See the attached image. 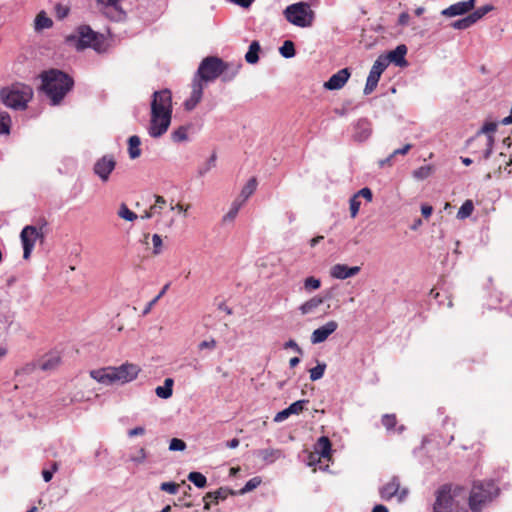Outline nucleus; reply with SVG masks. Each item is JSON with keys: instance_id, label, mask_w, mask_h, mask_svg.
<instances>
[{"instance_id": "1", "label": "nucleus", "mask_w": 512, "mask_h": 512, "mask_svg": "<svg viewBox=\"0 0 512 512\" xmlns=\"http://www.w3.org/2000/svg\"><path fill=\"white\" fill-rule=\"evenodd\" d=\"M172 95L170 90L155 91L152 95L151 113L148 134L152 138H160L167 131L172 119Z\"/></svg>"}, {"instance_id": "2", "label": "nucleus", "mask_w": 512, "mask_h": 512, "mask_svg": "<svg viewBox=\"0 0 512 512\" xmlns=\"http://www.w3.org/2000/svg\"><path fill=\"white\" fill-rule=\"evenodd\" d=\"M65 43L77 51H84L88 48L101 54L108 50V40L102 33L94 31L89 25H79L75 30L66 36Z\"/></svg>"}, {"instance_id": "3", "label": "nucleus", "mask_w": 512, "mask_h": 512, "mask_svg": "<svg viewBox=\"0 0 512 512\" xmlns=\"http://www.w3.org/2000/svg\"><path fill=\"white\" fill-rule=\"evenodd\" d=\"M42 89L51 100L52 105H57L73 87V79L66 73L51 69L41 75Z\"/></svg>"}, {"instance_id": "4", "label": "nucleus", "mask_w": 512, "mask_h": 512, "mask_svg": "<svg viewBox=\"0 0 512 512\" xmlns=\"http://www.w3.org/2000/svg\"><path fill=\"white\" fill-rule=\"evenodd\" d=\"M228 68L229 63L218 57L209 56L201 61L194 77H197L201 82H212L222 76L224 82H229L237 75L238 67H234L231 74H228Z\"/></svg>"}, {"instance_id": "5", "label": "nucleus", "mask_w": 512, "mask_h": 512, "mask_svg": "<svg viewBox=\"0 0 512 512\" xmlns=\"http://www.w3.org/2000/svg\"><path fill=\"white\" fill-rule=\"evenodd\" d=\"M33 97V89L24 83H13L0 90L3 104L14 110H25Z\"/></svg>"}, {"instance_id": "6", "label": "nucleus", "mask_w": 512, "mask_h": 512, "mask_svg": "<svg viewBox=\"0 0 512 512\" xmlns=\"http://www.w3.org/2000/svg\"><path fill=\"white\" fill-rule=\"evenodd\" d=\"M499 489L494 482L474 483L470 497L469 506L473 512H481L483 507L498 495Z\"/></svg>"}, {"instance_id": "7", "label": "nucleus", "mask_w": 512, "mask_h": 512, "mask_svg": "<svg viewBox=\"0 0 512 512\" xmlns=\"http://www.w3.org/2000/svg\"><path fill=\"white\" fill-rule=\"evenodd\" d=\"M284 15L290 23L299 27L311 26L314 18L313 11L305 2L289 5L284 10Z\"/></svg>"}, {"instance_id": "8", "label": "nucleus", "mask_w": 512, "mask_h": 512, "mask_svg": "<svg viewBox=\"0 0 512 512\" xmlns=\"http://www.w3.org/2000/svg\"><path fill=\"white\" fill-rule=\"evenodd\" d=\"M117 165L116 158L113 154H105L98 158L93 165V173L102 183L110 180L111 174Z\"/></svg>"}, {"instance_id": "9", "label": "nucleus", "mask_w": 512, "mask_h": 512, "mask_svg": "<svg viewBox=\"0 0 512 512\" xmlns=\"http://www.w3.org/2000/svg\"><path fill=\"white\" fill-rule=\"evenodd\" d=\"M388 66V60L385 56H379L368 74L366 84L364 87V94H371L377 87L381 74L385 71Z\"/></svg>"}, {"instance_id": "10", "label": "nucleus", "mask_w": 512, "mask_h": 512, "mask_svg": "<svg viewBox=\"0 0 512 512\" xmlns=\"http://www.w3.org/2000/svg\"><path fill=\"white\" fill-rule=\"evenodd\" d=\"M100 12L108 19L121 22L126 18V12L121 7L122 0H96Z\"/></svg>"}, {"instance_id": "11", "label": "nucleus", "mask_w": 512, "mask_h": 512, "mask_svg": "<svg viewBox=\"0 0 512 512\" xmlns=\"http://www.w3.org/2000/svg\"><path fill=\"white\" fill-rule=\"evenodd\" d=\"M43 237L42 228L32 225L25 226L21 233L20 239L23 246V258L29 259L31 252L35 246L36 240Z\"/></svg>"}, {"instance_id": "12", "label": "nucleus", "mask_w": 512, "mask_h": 512, "mask_svg": "<svg viewBox=\"0 0 512 512\" xmlns=\"http://www.w3.org/2000/svg\"><path fill=\"white\" fill-rule=\"evenodd\" d=\"M379 494L383 500L388 501L393 497H396L398 502H403L408 495V489H401L399 477L393 476L388 483L379 489Z\"/></svg>"}, {"instance_id": "13", "label": "nucleus", "mask_w": 512, "mask_h": 512, "mask_svg": "<svg viewBox=\"0 0 512 512\" xmlns=\"http://www.w3.org/2000/svg\"><path fill=\"white\" fill-rule=\"evenodd\" d=\"M112 369L114 381L121 383H127L134 380L140 372L137 365L130 363L122 364L119 367H112Z\"/></svg>"}, {"instance_id": "14", "label": "nucleus", "mask_w": 512, "mask_h": 512, "mask_svg": "<svg viewBox=\"0 0 512 512\" xmlns=\"http://www.w3.org/2000/svg\"><path fill=\"white\" fill-rule=\"evenodd\" d=\"M338 328V323L334 320L326 322L324 325L315 329L311 334V343L320 344L328 339Z\"/></svg>"}, {"instance_id": "15", "label": "nucleus", "mask_w": 512, "mask_h": 512, "mask_svg": "<svg viewBox=\"0 0 512 512\" xmlns=\"http://www.w3.org/2000/svg\"><path fill=\"white\" fill-rule=\"evenodd\" d=\"M453 498L450 489L446 486L438 490L433 512H451Z\"/></svg>"}, {"instance_id": "16", "label": "nucleus", "mask_w": 512, "mask_h": 512, "mask_svg": "<svg viewBox=\"0 0 512 512\" xmlns=\"http://www.w3.org/2000/svg\"><path fill=\"white\" fill-rule=\"evenodd\" d=\"M204 85L203 82L194 77L192 82V91L191 95L184 102V107L187 111L193 110L198 103L201 101L203 96Z\"/></svg>"}, {"instance_id": "17", "label": "nucleus", "mask_w": 512, "mask_h": 512, "mask_svg": "<svg viewBox=\"0 0 512 512\" xmlns=\"http://www.w3.org/2000/svg\"><path fill=\"white\" fill-rule=\"evenodd\" d=\"M476 0L457 2L444 9L441 14L446 17H455L470 12L475 6Z\"/></svg>"}, {"instance_id": "18", "label": "nucleus", "mask_w": 512, "mask_h": 512, "mask_svg": "<svg viewBox=\"0 0 512 512\" xmlns=\"http://www.w3.org/2000/svg\"><path fill=\"white\" fill-rule=\"evenodd\" d=\"M350 71L348 68H343L337 73L333 74L328 81L324 83V88L327 90H339L341 89L348 79L350 78Z\"/></svg>"}, {"instance_id": "19", "label": "nucleus", "mask_w": 512, "mask_h": 512, "mask_svg": "<svg viewBox=\"0 0 512 512\" xmlns=\"http://www.w3.org/2000/svg\"><path fill=\"white\" fill-rule=\"evenodd\" d=\"M360 272L359 266L349 267L346 264H335L330 268V276L334 279L345 280Z\"/></svg>"}, {"instance_id": "20", "label": "nucleus", "mask_w": 512, "mask_h": 512, "mask_svg": "<svg viewBox=\"0 0 512 512\" xmlns=\"http://www.w3.org/2000/svg\"><path fill=\"white\" fill-rule=\"evenodd\" d=\"M372 134V126L368 119L361 118L354 124L353 139L358 142L366 141Z\"/></svg>"}, {"instance_id": "21", "label": "nucleus", "mask_w": 512, "mask_h": 512, "mask_svg": "<svg viewBox=\"0 0 512 512\" xmlns=\"http://www.w3.org/2000/svg\"><path fill=\"white\" fill-rule=\"evenodd\" d=\"M330 293H327L325 297L314 296L299 306V311L302 315H308L314 313L319 306H321L325 299H330Z\"/></svg>"}, {"instance_id": "22", "label": "nucleus", "mask_w": 512, "mask_h": 512, "mask_svg": "<svg viewBox=\"0 0 512 512\" xmlns=\"http://www.w3.org/2000/svg\"><path fill=\"white\" fill-rule=\"evenodd\" d=\"M90 376L97 382L105 385H111L115 383L113 377L112 367H105L90 371Z\"/></svg>"}, {"instance_id": "23", "label": "nucleus", "mask_w": 512, "mask_h": 512, "mask_svg": "<svg viewBox=\"0 0 512 512\" xmlns=\"http://www.w3.org/2000/svg\"><path fill=\"white\" fill-rule=\"evenodd\" d=\"M255 455L261 458L266 464H272L283 457L282 451L274 448L259 449L255 452Z\"/></svg>"}, {"instance_id": "24", "label": "nucleus", "mask_w": 512, "mask_h": 512, "mask_svg": "<svg viewBox=\"0 0 512 512\" xmlns=\"http://www.w3.org/2000/svg\"><path fill=\"white\" fill-rule=\"evenodd\" d=\"M407 53V47L405 45H398L394 50L390 51L387 58L388 63L393 62L396 65L402 66L406 64L405 55Z\"/></svg>"}, {"instance_id": "25", "label": "nucleus", "mask_w": 512, "mask_h": 512, "mask_svg": "<svg viewBox=\"0 0 512 512\" xmlns=\"http://www.w3.org/2000/svg\"><path fill=\"white\" fill-rule=\"evenodd\" d=\"M61 358L57 352H51L44 356L40 362V368L43 371L54 370L60 364Z\"/></svg>"}, {"instance_id": "26", "label": "nucleus", "mask_w": 512, "mask_h": 512, "mask_svg": "<svg viewBox=\"0 0 512 512\" xmlns=\"http://www.w3.org/2000/svg\"><path fill=\"white\" fill-rule=\"evenodd\" d=\"M141 139L137 135L128 138V155L131 160H135L141 156Z\"/></svg>"}, {"instance_id": "27", "label": "nucleus", "mask_w": 512, "mask_h": 512, "mask_svg": "<svg viewBox=\"0 0 512 512\" xmlns=\"http://www.w3.org/2000/svg\"><path fill=\"white\" fill-rule=\"evenodd\" d=\"M235 492L226 487H220L218 490L214 492H208L203 500L211 499L214 504H218L219 501L225 500L229 495H234Z\"/></svg>"}, {"instance_id": "28", "label": "nucleus", "mask_w": 512, "mask_h": 512, "mask_svg": "<svg viewBox=\"0 0 512 512\" xmlns=\"http://www.w3.org/2000/svg\"><path fill=\"white\" fill-rule=\"evenodd\" d=\"M315 451L322 458H329L331 453V442L328 437H320L315 444Z\"/></svg>"}, {"instance_id": "29", "label": "nucleus", "mask_w": 512, "mask_h": 512, "mask_svg": "<svg viewBox=\"0 0 512 512\" xmlns=\"http://www.w3.org/2000/svg\"><path fill=\"white\" fill-rule=\"evenodd\" d=\"M173 383H174V381H173L172 378H166L164 380V385L163 386H158L155 389L156 395L159 398H162V399L170 398L172 396V393H173V390H172Z\"/></svg>"}, {"instance_id": "30", "label": "nucleus", "mask_w": 512, "mask_h": 512, "mask_svg": "<svg viewBox=\"0 0 512 512\" xmlns=\"http://www.w3.org/2000/svg\"><path fill=\"white\" fill-rule=\"evenodd\" d=\"M53 21L46 15L44 11H41L37 14L34 21V29L36 31H41L44 29H48L52 27Z\"/></svg>"}, {"instance_id": "31", "label": "nucleus", "mask_w": 512, "mask_h": 512, "mask_svg": "<svg viewBox=\"0 0 512 512\" xmlns=\"http://www.w3.org/2000/svg\"><path fill=\"white\" fill-rule=\"evenodd\" d=\"M256 188L257 180L256 178L252 177L242 188L240 195L237 198H240V200L245 203L249 199V197L255 192Z\"/></svg>"}, {"instance_id": "32", "label": "nucleus", "mask_w": 512, "mask_h": 512, "mask_svg": "<svg viewBox=\"0 0 512 512\" xmlns=\"http://www.w3.org/2000/svg\"><path fill=\"white\" fill-rule=\"evenodd\" d=\"M261 47L258 41H252L247 53L245 54V60L249 64H255L259 60V51Z\"/></svg>"}, {"instance_id": "33", "label": "nucleus", "mask_w": 512, "mask_h": 512, "mask_svg": "<svg viewBox=\"0 0 512 512\" xmlns=\"http://www.w3.org/2000/svg\"><path fill=\"white\" fill-rule=\"evenodd\" d=\"M243 205H244V202H243V201H241V200H240V198H236V199L232 202V204H231V207H230L229 211L224 215V217H223V221H224V222L233 221V220L236 218V216H237V214H238V212H239L240 208H241Z\"/></svg>"}, {"instance_id": "34", "label": "nucleus", "mask_w": 512, "mask_h": 512, "mask_svg": "<svg viewBox=\"0 0 512 512\" xmlns=\"http://www.w3.org/2000/svg\"><path fill=\"white\" fill-rule=\"evenodd\" d=\"M187 478L190 482H192L198 488H204L207 484L206 477L200 472H196V471L190 472L188 474Z\"/></svg>"}, {"instance_id": "35", "label": "nucleus", "mask_w": 512, "mask_h": 512, "mask_svg": "<svg viewBox=\"0 0 512 512\" xmlns=\"http://www.w3.org/2000/svg\"><path fill=\"white\" fill-rule=\"evenodd\" d=\"M474 210V205L471 200H466L457 212L458 219H466L468 218Z\"/></svg>"}, {"instance_id": "36", "label": "nucleus", "mask_w": 512, "mask_h": 512, "mask_svg": "<svg viewBox=\"0 0 512 512\" xmlns=\"http://www.w3.org/2000/svg\"><path fill=\"white\" fill-rule=\"evenodd\" d=\"M494 7L491 4L484 5L482 7H479L472 13H470V17L473 19V23L475 24L477 21L482 19L487 13L492 11Z\"/></svg>"}, {"instance_id": "37", "label": "nucleus", "mask_w": 512, "mask_h": 512, "mask_svg": "<svg viewBox=\"0 0 512 512\" xmlns=\"http://www.w3.org/2000/svg\"><path fill=\"white\" fill-rule=\"evenodd\" d=\"M279 52L284 58L294 57L296 53L294 43L290 40H286L280 47Z\"/></svg>"}, {"instance_id": "38", "label": "nucleus", "mask_w": 512, "mask_h": 512, "mask_svg": "<svg viewBox=\"0 0 512 512\" xmlns=\"http://www.w3.org/2000/svg\"><path fill=\"white\" fill-rule=\"evenodd\" d=\"M118 216L126 221H134L137 219V214L134 213L133 211H131L128 206L126 204H121L120 205V208H119V211H118Z\"/></svg>"}, {"instance_id": "39", "label": "nucleus", "mask_w": 512, "mask_h": 512, "mask_svg": "<svg viewBox=\"0 0 512 512\" xmlns=\"http://www.w3.org/2000/svg\"><path fill=\"white\" fill-rule=\"evenodd\" d=\"M11 117L7 112L0 113V134H9Z\"/></svg>"}, {"instance_id": "40", "label": "nucleus", "mask_w": 512, "mask_h": 512, "mask_svg": "<svg viewBox=\"0 0 512 512\" xmlns=\"http://www.w3.org/2000/svg\"><path fill=\"white\" fill-rule=\"evenodd\" d=\"M326 367H327L326 364L324 362H322V363H318L317 366H315L314 368H311L309 370L310 379L312 381H317V380L321 379L325 373Z\"/></svg>"}, {"instance_id": "41", "label": "nucleus", "mask_w": 512, "mask_h": 512, "mask_svg": "<svg viewBox=\"0 0 512 512\" xmlns=\"http://www.w3.org/2000/svg\"><path fill=\"white\" fill-rule=\"evenodd\" d=\"M171 139L177 143L186 141L188 139L187 128L184 126L178 127L172 132Z\"/></svg>"}, {"instance_id": "42", "label": "nucleus", "mask_w": 512, "mask_h": 512, "mask_svg": "<svg viewBox=\"0 0 512 512\" xmlns=\"http://www.w3.org/2000/svg\"><path fill=\"white\" fill-rule=\"evenodd\" d=\"M473 19L470 17V15H467L466 17L454 21L451 26L454 29L457 30H465L473 25Z\"/></svg>"}, {"instance_id": "43", "label": "nucleus", "mask_w": 512, "mask_h": 512, "mask_svg": "<svg viewBox=\"0 0 512 512\" xmlns=\"http://www.w3.org/2000/svg\"><path fill=\"white\" fill-rule=\"evenodd\" d=\"M261 484L260 477H253L246 482L244 487L239 491L240 494H246L254 489H256Z\"/></svg>"}, {"instance_id": "44", "label": "nucleus", "mask_w": 512, "mask_h": 512, "mask_svg": "<svg viewBox=\"0 0 512 512\" xmlns=\"http://www.w3.org/2000/svg\"><path fill=\"white\" fill-rule=\"evenodd\" d=\"M381 421H382L383 426L387 429V431H392L397 424V419H396L395 414H384L382 416Z\"/></svg>"}, {"instance_id": "45", "label": "nucleus", "mask_w": 512, "mask_h": 512, "mask_svg": "<svg viewBox=\"0 0 512 512\" xmlns=\"http://www.w3.org/2000/svg\"><path fill=\"white\" fill-rule=\"evenodd\" d=\"M321 286V281L320 279L318 278H315L313 276H310V277H307L305 280H304V289L306 291H313V290H317L319 289Z\"/></svg>"}, {"instance_id": "46", "label": "nucleus", "mask_w": 512, "mask_h": 512, "mask_svg": "<svg viewBox=\"0 0 512 512\" xmlns=\"http://www.w3.org/2000/svg\"><path fill=\"white\" fill-rule=\"evenodd\" d=\"M216 164V154L213 153L210 158L207 160V162L200 166L198 169L199 176H203L206 173H208L213 167H215Z\"/></svg>"}, {"instance_id": "47", "label": "nucleus", "mask_w": 512, "mask_h": 512, "mask_svg": "<svg viewBox=\"0 0 512 512\" xmlns=\"http://www.w3.org/2000/svg\"><path fill=\"white\" fill-rule=\"evenodd\" d=\"M349 206H350V215L352 218H355L357 216L360 206H361V201L355 194L350 198Z\"/></svg>"}, {"instance_id": "48", "label": "nucleus", "mask_w": 512, "mask_h": 512, "mask_svg": "<svg viewBox=\"0 0 512 512\" xmlns=\"http://www.w3.org/2000/svg\"><path fill=\"white\" fill-rule=\"evenodd\" d=\"M147 458V454L144 448L138 449V451L135 454H132L129 456V461L135 463V464H142L145 462Z\"/></svg>"}, {"instance_id": "49", "label": "nucleus", "mask_w": 512, "mask_h": 512, "mask_svg": "<svg viewBox=\"0 0 512 512\" xmlns=\"http://www.w3.org/2000/svg\"><path fill=\"white\" fill-rule=\"evenodd\" d=\"M308 403V400H298L288 406L289 411L292 414H299L305 409V405Z\"/></svg>"}, {"instance_id": "50", "label": "nucleus", "mask_w": 512, "mask_h": 512, "mask_svg": "<svg viewBox=\"0 0 512 512\" xmlns=\"http://www.w3.org/2000/svg\"><path fill=\"white\" fill-rule=\"evenodd\" d=\"M484 145L486 148L481 155V159L487 160L492 153V148L494 145V136L486 137Z\"/></svg>"}, {"instance_id": "51", "label": "nucleus", "mask_w": 512, "mask_h": 512, "mask_svg": "<svg viewBox=\"0 0 512 512\" xmlns=\"http://www.w3.org/2000/svg\"><path fill=\"white\" fill-rule=\"evenodd\" d=\"M497 129V124L494 122H488L483 125L481 130L478 132L476 138L479 137L480 134H486V137L488 136H494V132Z\"/></svg>"}, {"instance_id": "52", "label": "nucleus", "mask_w": 512, "mask_h": 512, "mask_svg": "<svg viewBox=\"0 0 512 512\" xmlns=\"http://www.w3.org/2000/svg\"><path fill=\"white\" fill-rule=\"evenodd\" d=\"M152 244H153V251L152 253L154 255H159L162 253L163 248V242L162 238L159 234H153L152 236Z\"/></svg>"}, {"instance_id": "53", "label": "nucleus", "mask_w": 512, "mask_h": 512, "mask_svg": "<svg viewBox=\"0 0 512 512\" xmlns=\"http://www.w3.org/2000/svg\"><path fill=\"white\" fill-rule=\"evenodd\" d=\"M59 464L57 462H53L51 464V469H43L42 470V477L45 482H50L53 478V474L58 471Z\"/></svg>"}, {"instance_id": "54", "label": "nucleus", "mask_w": 512, "mask_h": 512, "mask_svg": "<svg viewBox=\"0 0 512 512\" xmlns=\"http://www.w3.org/2000/svg\"><path fill=\"white\" fill-rule=\"evenodd\" d=\"M432 173V167L429 165L422 166L419 169L415 170L413 175L415 178L418 179H425L429 177Z\"/></svg>"}, {"instance_id": "55", "label": "nucleus", "mask_w": 512, "mask_h": 512, "mask_svg": "<svg viewBox=\"0 0 512 512\" xmlns=\"http://www.w3.org/2000/svg\"><path fill=\"white\" fill-rule=\"evenodd\" d=\"M160 490L175 495L179 490V485L175 482H163L160 485Z\"/></svg>"}, {"instance_id": "56", "label": "nucleus", "mask_w": 512, "mask_h": 512, "mask_svg": "<svg viewBox=\"0 0 512 512\" xmlns=\"http://www.w3.org/2000/svg\"><path fill=\"white\" fill-rule=\"evenodd\" d=\"M186 449V443L178 438H173L169 444L170 451H183Z\"/></svg>"}, {"instance_id": "57", "label": "nucleus", "mask_w": 512, "mask_h": 512, "mask_svg": "<svg viewBox=\"0 0 512 512\" xmlns=\"http://www.w3.org/2000/svg\"><path fill=\"white\" fill-rule=\"evenodd\" d=\"M166 204V200L162 196H156V200L154 205H152L150 208L152 209V212H155L156 214H160L162 209L164 208Z\"/></svg>"}, {"instance_id": "58", "label": "nucleus", "mask_w": 512, "mask_h": 512, "mask_svg": "<svg viewBox=\"0 0 512 512\" xmlns=\"http://www.w3.org/2000/svg\"><path fill=\"white\" fill-rule=\"evenodd\" d=\"M355 195L358 198L363 197L364 199H366L367 202H371L373 199L372 191L368 187H364V188L360 189L357 193H355Z\"/></svg>"}, {"instance_id": "59", "label": "nucleus", "mask_w": 512, "mask_h": 512, "mask_svg": "<svg viewBox=\"0 0 512 512\" xmlns=\"http://www.w3.org/2000/svg\"><path fill=\"white\" fill-rule=\"evenodd\" d=\"M216 340L214 338H211L210 340H204L202 342L199 343L198 345V348L200 350H204V349H215L216 347Z\"/></svg>"}, {"instance_id": "60", "label": "nucleus", "mask_w": 512, "mask_h": 512, "mask_svg": "<svg viewBox=\"0 0 512 512\" xmlns=\"http://www.w3.org/2000/svg\"><path fill=\"white\" fill-rule=\"evenodd\" d=\"M291 415L290 411H289V408H285L284 410L278 412L275 417H274V421L275 422H282L284 421L285 419H287L289 416Z\"/></svg>"}, {"instance_id": "61", "label": "nucleus", "mask_w": 512, "mask_h": 512, "mask_svg": "<svg viewBox=\"0 0 512 512\" xmlns=\"http://www.w3.org/2000/svg\"><path fill=\"white\" fill-rule=\"evenodd\" d=\"M411 148V144H406L404 147L394 150L391 154L393 157H396L397 155H406Z\"/></svg>"}, {"instance_id": "62", "label": "nucleus", "mask_w": 512, "mask_h": 512, "mask_svg": "<svg viewBox=\"0 0 512 512\" xmlns=\"http://www.w3.org/2000/svg\"><path fill=\"white\" fill-rule=\"evenodd\" d=\"M144 433H145L144 427L138 426V427H135L133 429H130L128 431V436L129 437H135V436L143 435Z\"/></svg>"}, {"instance_id": "63", "label": "nucleus", "mask_w": 512, "mask_h": 512, "mask_svg": "<svg viewBox=\"0 0 512 512\" xmlns=\"http://www.w3.org/2000/svg\"><path fill=\"white\" fill-rule=\"evenodd\" d=\"M284 347L285 348H292L293 350H295L298 354H302V349L299 347V345L292 339H290L289 341H287L285 344H284Z\"/></svg>"}, {"instance_id": "64", "label": "nucleus", "mask_w": 512, "mask_h": 512, "mask_svg": "<svg viewBox=\"0 0 512 512\" xmlns=\"http://www.w3.org/2000/svg\"><path fill=\"white\" fill-rule=\"evenodd\" d=\"M69 13V9L67 7L58 6L57 7V16L59 19H63Z\"/></svg>"}]
</instances>
